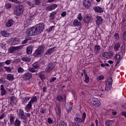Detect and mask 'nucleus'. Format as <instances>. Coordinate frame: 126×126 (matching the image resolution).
<instances>
[{
    "label": "nucleus",
    "instance_id": "48",
    "mask_svg": "<svg viewBox=\"0 0 126 126\" xmlns=\"http://www.w3.org/2000/svg\"><path fill=\"white\" fill-rule=\"evenodd\" d=\"M57 100L58 101H59V102H61V101H62V100H63V98L62 95H59L57 96Z\"/></svg>",
    "mask_w": 126,
    "mask_h": 126
},
{
    "label": "nucleus",
    "instance_id": "45",
    "mask_svg": "<svg viewBox=\"0 0 126 126\" xmlns=\"http://www.w3.org/2000/svg\"><path fill=\"white\" fill-rule=\"evenodd\" d=\"M77 18H78V19L79 20V21H82V19H83V17L81 15V13H80L78 15Z\"/></svg>",
    "mask_w": 126,
    "mask_h": 126
},
{
    "label": "nucleus",
    "instance_id": "29",
    "mask_svg": "<svg viewBox=\"0 0 126 126\" xmlns=\"http://www.w3.org/2000/svg\"><path fill=\"white\" fill-rule=\"evenodd\" d=\"M57 15V12L56 11H53L52 13H50V19H51V20H53V19H55V16Z\"/></svg>",
    "mask_w": 126,
    "mask_h": 126
},
{
    "label": "nucleus",
    "instance_id": "31",
    "mask_svg": "<svg viewBox=\"0 0 126 126\" xmlns=\"http://www.w3.org/2000/svg\"><path fill=\"white\" fill-rule=\"evenodd\" d=\"M32 67L33 68H34V69H37L40 67V64L36 62L32 64Z\"/></svg>",
    "mask_w": 126,
    "mask_h": 126
},
{
    "label": "nucleus",
    "instance_id": "15",
    "mask_svg": "<svg viewBox=\"0 0 126 126\" xmlns=\"http://www.w3.org/2000/svg\"><path fill=\"white\" fill-rule=\"evenodd\" d=\"M102 22H103V18H102L100 16H97L96 17V20L95 22L96 25H100V24H102Z\"/></svg>",
    "mask_w": 126,
    "mask_h": 126
},
{
    "label": "nucleus",
    "instance_id": "54",
    "mask_svg": "<svg viewBox=\"0 0 126 126\" xmlns=\"http://www.w3.org/2000/svg\"><path fill=\"white\" fill-rule=\"evenodd\" d=\"M5 6L7 8H11V4L10 3H7L5 4Z\"/></svg>",
    "mask_w": 126,
    "mask_h": 126
},
{
    "label": "nucleus",
    "instance_id": "28",
    "mask_svg": "<svg viewBox=\"0 0 126 126\" xmlns=\"http://www.w3.org/2000/svg\"><path fill=\"white\" fill-rule=\"evenodd\" d=\"M22 61L25 62V63H29L31 62V58L29 57H22L21 59Z\"/></svg>",
    "mask_w": 126,
    "mask_h": 126
},
{
    "label": "nucleus",
    "instance_id": "41",
    "mask_svg": "<svg viewBox=\"0 0 126 126\" xmlns=\"http://www.w3.org/2000/svg\"><path fill=\"white\" fill-rule=\"evenodd\" d=\"M121 53H122L123 56H124L125 54H126V50L124 46L121 47Z\"/></svg>",
    "mask_w": 126,
    "mask_h": 126
},
{
    "label": "nucleus",
    "instance_id": "25",
    "mask_svg": "<svg viewBox=\"0 0 126 126\" xmlns=\"http://www.w3.org/2000/svg\"><path fill=\"white\" fill-rule=\"evenodd\" d=\"M54 52V48H51L48 49L46 52H45V55L46 56H50L52 53Z\"/></svg>",
    "mask_w": 126,
    "mask_h": 126
},
{
    "label": "nucleus",
    "instance_id": "62",
    "mask_svg": "<svg viewBox=\"0 0 126 126\" xmlns=\"http://www.w3.org/2000/svg\"><path fill=\"white\" fill-rule=\"evenodd\" d=\"M123 39L124 41H126V31L123 33Z\"/></svg>",
    "mask_w": 126,
    "mask_h": 126
},
{
    "label": "nucleus",
    "instance_id": "63",
    "mask_svg": "<svg viewBox=\"0 0 126 126\" xmlns=\"http://www.w3.org/2000/svg\"><path fill=\"white\" fill-rule=\"evenodd\" d=\"M40 113H41L42 114H44V113L46 112V109H44V108H41L40 110Z\"/></svg>",
    "mask_w": 126,
    "mask_h": 126
},
{
    "label": "nucleus",
    "instance_id": "30",
    "mask_svg": "<svg viewBox=\"0 0 126 126\" xmlns=\"http://www.w3.org/2000/svg\"><path fill=\"white\" fill-rule=\"evenodd\" d=\"M27 53L28 55H31L32 54V48L29 46L27 47Z\"/></svg>",
    "mask_w": 126,
    "mask_h": 126
},
{
    "label": "nucleus",
    "instance_id": "3",
    "mask_svg": "<svg viewBox=\"0 0 126 126\" xmlns=\"http://www.w3.org/2000/svg\"><path fill=\"white\" fill-rule=\"evenodd\" d=\"M23 11H24V6L21 4L17 5L14 8V13L17 16L23 14Z\"/></svg>",
    "mask_w": 126,
    "mask_h": 126
},
{
    "label": "nucleus",
    "instance_id": "56",
    "mask_svg": "<svg viewBox=\"0 0 126 126\" xmlns=\"http://www.w3.org/2000/svg\"><path fill=\"white\" fill-rule=\"evenodd\" d=\"M121 58L122 57L120 54H117L115 57V59H116V60H120V59H121Z\"/></svg>",
    "mask_w": 126,
    "mask_h": 126
},
{
    "label": "nucleus",
    "instance_id": "37",
    "mask_svg": "<svg viewBox=\"0 0 126 126\" xmlns=\"http://www.w3.org/2000/svg\"><path fill=\"white\" fill-rule=\"evenodd\" d=\"M9 1H11V2H14V3H17V4H20L21 3V1L18 0H8Z\"/></svg>",
    "mask_w": 126,
    "mask_h": 126
},
{
    "label": "nucleus",
    "instance_id": "18",
    "mask_svg": "<svg viewBox=\"0 0 126 126\" xmlns=\"http://www.w3.org/2000/svg\"><path fill=\"white\" fill-rule=\"evenodd\" d=\"M55 111L58 116H61V106H60L58 104L56 105V106L55 107Z\"/></svg>",
    "mask_w": 126,
    "mask_h": 126
},
{
    "label": "nucleus",
    "instance_id": "12",
    "mask_svg": "<svg viewBox=\"0 0 126 126\" xmlns=\"http://www.w3.org/2000/svg\"><path fill=\"white\" fill-rule=\"evenodd\" d=\"M93 9L94 11H95V12H98V13H102L104 12L103 8H101V7L97 6H94L93 7Z\"/></svg>",
    "mask_w": 126,
    "mask_h": 126
},
{
    "label": "nucleus",
    "instance_id": "2",
    "mask_svg": "<svg viewBox=\"0 0 126 126\" xmlns=\"http://www.w3.org/2000/svg\"><path fill=\"white\" fill-rule=\"evenodd\" d=\"M45 49H44V46H41L38 47L37 49L34 51L33 53V57L35 58H39L42 57L44 54Z\"/></svg>",
    "mask_w": 126,
    "mask_h": 126
},
{
    "label": "nucleus",
    "instance_id": "33",
    "mask_svg": "<svg viewBox=\"0 0 126 126\" xmlns=\"http://www.w3.org/2000/svg\"><path fill=\"white\" fill-rule=\"evenodd\" d=\"M38 99L37 98V96H34L32 99L30 100V102L32 104H34L35 102H37Z\"/></svg>",
    "mask_w": 126,
    "mask_h": 126
},
{
    "label": "nucleus",
    "instance_id": "43",
    "mask_svg": "<svg viewBox=\"0 0 126 126\" xmlns=\"http://www.w3.org/2000/svg\"><path fill=\"white\" fill-rule=\"evenodd\" d=\"M8 51L10 52V53H14V52L16 51L15 48L14 47H11L9 49Z\"/></svg>",
    "mask_w": 126,
    "mask_h": 126
},
{
    "label": "nucleus",
    "instance_id": "35",
    "mask_svg": "<svg viewBox=\"0 0 126 126\" xmlns=\"http://www.w3.org/2000/svg\"><path fill=\"white\" fill-rule=\"evenodd\" d=\"M94 50L95 53H98L99 51L101 50V47L100 45H95L94 46Z\"/></svg>",
    "mask_w": 126,
    "mask_h": 126
},
{
    "label": "nucleus",
    "instance_id": "49",
    "mask_svg": "<svg viewBox=\"0 0 126 126\" xmlns=\"http://www.w3.org/2000/svg\"><path fill=\"white\" fill-rule=\"evenodd\" d=\"M18 72L19 73L24 72V69L22 67H19L18 68Z\"/></svg>",
    "mask_w": 126,
    "mask_h": 126
},
{
    "label": "nucleus",
    "instance_id": "47",
    "mask_svg": "<svg viewBox=\"0 0 126 126\" xmlns=\"http://www.w3.org/2000/svg\"><path fill=\"white\" fill-rule=\"evenodd\" d=\"M85 83H88L89 82V76H88L87 75H85Z\"/></svg>",
    "mask_w": 126,
    "mask_h": 126
},
{
    "label": "nucleus",
    "instance_id": "60",
    "mask_svg": "<svg viewBox=\"0 0 126 126\" xmlns=\"http://www.w3.org/2000/svg\"><path fill=\"white\" fill-rule=\"evenodd\" d=\"M114 38L116 39L117 41L119 40V34L118 33H116L114 34Z\"/></svg>",
    "mask_w": 126,
    "mask_h": 126
},
{
    "label": "nucleus",
    "instance_id": "5",
    "mask_svg": "<svg viewBox=\"0 0 126 126\" xmlns=\"http://www.w3.org/2000/svg\"><path fill=\"white\" fill-rule=\"evenodd\" d=\"M85 119H86V113L84 112L82 119L78 117H75L74 118V120L77 124H81V123H84V122H85Z\"/></svg>",
    "mask_w": 126,
    "mask_h": 126
},
{
    "label": "nucleus",
    "instance_id": "19",
    "mask_svg": "<svg viewBox=\"0 0 126 126\" xmlns=\"http://www.w3.org/2000/svg\"><path fill=\"white\" fill-rule=\"evenodd\" d=\"M30 98H31L30 96H26L25 97L21 98L22 104H24V105H25V104L27 103V101L30 100Z\"/></svg>",
    "mask_w": 126,
    "mask_h": 126
},
{
    "label": "nucleus",
    "instance_id": "10",
    "mask_svg": "<svg viewBox=\"0 0 126 126\" xmlns=\"http://www.w3.org/2000/svg\"><path fill=\"white\" fill-rule=\"evenodd\" d=\"M93 19L92 16L90 15H87L84 17V22L89 23Z\"/></svg>",
    "mask_w": 126,
    "mask_h": 126
},
{
    "label": "nucleus",
    "instance_id": "11",
    "mask_svg": "<svg viewBox=\"0 0 126 126\" xmlns=\"http://www.w3.org/2000/svg\"><path fill=\"white\" fill-rule=\"evenodd\" d=\"M57 7H58V4H54L46 7V9L47 11H52V10H54V9H56V8H57Z\"/></svg>",
    "mask_w": 126,
    "mask_h": 126
},
{
    "label": "nucleus",
    "instance_id": "46",
    "mask_svg": "<svg viewBox=\"0 0 126 126\" xmlns=\"http://www.w3.org/2000/svg\"><path fill=\"white\" fill-rule=\"evenodd\" d=\"M47 122L48 123V124H54V120H53V119L51 118H48L47 119Z\"/></svg>",
    "mask_w": 126,
    "mask_h": 126
},
{
    "label": "nucleus",
    "instance_id": "39",
    "mask_svg": "<svg viewBox=\"0 0 126 126\" xmlns=\"http://www.w3.org/2000/svg\"><path fill=\"white\" fill-rule=\"evenodd\" d=\"M26 21L28 26L29 25H30L31 23H32V19H31V18H30V19H27L26 20Z\"/></svg>",
    "mask_w": 126,
    "mask_h": 126
},
{
    "label": "nucleus",
    "instance_id": "42",
    "mask_svg": "<svg viewBox=\"0 0 126 126\" xmlns=\"http://www.w3.org/2000/svg\"><path fill=\"white\" fill-rule=\"evenodd\" d=\"M32 108V103L29 102V103L26 106V109H31Z\"/></svg>",
    "mask_w": 126,
    "mask_h": 126
},
{
    "label": "nucleus",
    "instance_id": "26",
    "mask_svg": "<svg viewBox=\"0 0 126 126\" xmlns=\"http://www.w3.org/2000/svg\"><path fill=\"white\" fill-rule=\"evenodd\" d=\"M43 71L38 73V77L40 78L41 80H45V75L43 73Z\"/></svg>",
    "mask_w": 126,
    "mask_h": 126
},
{
    "label": "nucleus",
    "instance_id": "17",
    "mask_svg": "<svg viewBox=\"0 0 126 126\" xmlns=\"http://www.w3.org/2000/svg\"><path fill=\"white\" fill-rule=\"evenodd\" d=\"M0 90L1 91V94H0L1 96H4V95H5V94H6V91L4 89V87H3V85H1L0 86Z\"/></svg>",
    "mask_w": 126,
    "mask_h": 126
},
{
    "label": "nucleus",
    "instance_id": "59",
    "mask_svg": "<svg viewBox=\"0 0 126 126\" xmlns=\"http://www.w3.org/2000/svg\"><path fill=\"white\" fill-rule=\"evenodd\" d=\"M11 63V60H8L5 62V63L7 64V65H9Z\"/></svg>",
    "mask_w": 126,
    "mask_h": 126
},
{
    "label": "nucleus",
    "instance_id": "21",
    "mask_svg": "<svg viewBox=\"0 0 126 126\" xmlns=\"http://www.w3.org/2000/svg\"><path fill=\"white\" fill-rule=\"evenodd\" d=\"M9 121H10V126H12L13 125H14V123L15 122H14V116L12 114L10 115Z\"/></svg>",
    "mask_w": 126,
    "mask_h": 126
},
{
    "label": "nucleus",
    "instance_id": "14",
    "mask_svg": "<svg viewBox=\"0 0 126 126\" xmlns=\"http://www.w3.org/2000/svg\"><path fill=\"white\" fill-rule=\"evenodd\" d=\"M102 56L105 59H109L111 57H113V53L112 52H105L102 53Z\"/></svg>",
    "mask_w": 126,
    "mask_h": 126
},
{
    "label": "nucleus",
    "instance_id": "7",
    "mask_svg": "<svg viewBox=\"0 0 126 126\" xmlns=\"http://www.w3.org/2000/svg\"><path fill=\"white\" fill-rule=\"evenodd\" d=\"M18 115L19 118H20V119L22 120H24L25 121L27 120V117H26V115L24 114V110H23V109L20 108L19 110V113H18Z\"/></svg>",
    "mask_w": 126,
    "mask_h": 126
},
{
    "label": "nucleus",
    "instance_id": "61",
    "mask_svg": "<svg viewBox=\"0 0 126 126\" xmlns=\"http://www.w3.org/2000/svg\"><path fill=\"white\" fill-rule=\"evenodd\" d=\"M29 71L30 72H32V73L35 72V69H34V68H32V67L29 68Z\"/></svg>",
    "mask_w": 126,
    "mask_h": 126
},
{
    "label": "nucleus",
    "instance_id": "23",
    "mask_svg": "<svg viewBox=\"0 0 126 126\" xmlns=\"http://www.w3.org/2000/svg\"><path fill=\"white\" fill-rule=\"evenodd\" d=\"M121 47V43L120 42H117L114 47V50L115 52H118L119 51V49Z\"/></svg>",
    "mask_w": 126,
    "mask_h": 126
},
{
    "label": "nucleus",
    "instance_id": "50",
    "mask_svg": "<svg viewBox=\"0 0 126 126\" xmlns=\"http://www.w3.org/2000/svg\"><path fill=\"white\" fill-rule=\"evenodd\" d=\"M27 4H28V5H29V6H31V7H33V6H34V4H33V3H32V2L31 1H27L26 2Z\"/></svg>",
    "mask_w": 126,
    "mask_h": 126
},
{
    "label": "nucleus",
    "instance_id": "36",
    "mask_svg": "<svg viewBox=\"0 0 126 126\" xmlns=\"http://www.w3.org/2000/svg\"><path fill=\"white\" fill-rule=\"evenodd\" d=\"M10 99H11V100H10L11 104L14 103V102L16 101V97H15V96H11Z\"/></svg>",
    "mask_w": 126,
    "mask_h": 126
},
{
    "label": "nucleus",
    "instance_id": "13",
    "mask_svg": "<svg viewBox=\"0 0 126 126\" xmlns=\"http://www.w3.org/2000/svg\"><path fill=\"white\" fill-rule=\"evenodd\" d=\"M83 4L85 7L88 8V7L91 6V1H89V0H84Z\"/></svg>",
    "mask_w": 126,
    "mask_h": 126
},
{
    "label": "nucleus",
    "instance_id": "20",
    "mask_svg": "<svg viewBox=\"0 0 126 126\" xmlns=\"http://www.w3.org/2000/svg\"><path fill=\"white\" fill-rule=\"evenodd\" d=\"M6 27H11L13 25V20H8V22L5 24Z\"/></svg>",
    "mask_w": 126,
    "mask_h": 126
},
{
    "label": "nucleus",
    "instance_id": "55",
    "mask_svg": "<svg viewBox=\"0 0 126 126\" xmlns=\"http://www.w3.org/2000/svg\"><path fill=\"white\" fill-rule=\"evenodd\" d=\"M122 23L123 24V26H124V27H126V18L123 19Z\"/></svg>",
    "mask_w": 126,
    "mask_h": 126
},
{
    "label": "nucleus",
    "instance_id": "16",
    "mask_svg": "<svg viewBox=\"0 0 126 126\" xmlns=\"http://www.w3.org/2000/svg\"><path fill=\"white\" fill-rule=\"evenodd\" d=\"M66 109L68 113L71 112V110H72V104L70 103H67L66 106Z\"/></svg>",
    "mask_w": 126,
    "mask_h": 126
},
{
    "label": "nucleus",
    "instance_id": "1",
    "mask_svg": "<svg viewBox=\"0 0 126 126\" xmlns=\"http://www.w3.org/2000/svg\"><path fill=\"white\" fill-rule=\"evenodd\" d=\"M44 29H45V25L43 23H40L28 29L26 31V34L27 36H36V35L41 34Z\"/></svg>",
    "mask_w": 126,
    "mask_h": 126
},
{
    "label": "nucleus",
    "instance_id": "24",
    "mask_svg": "<svg viewBox=\"0 0 126 126\" xmlns=\"http://www.w3.org/2000/svg\"><path fill=\"white\" fill-rule=\"evenodd\" d=\"M0 34L3 37H8V36H9V33H8L6 31H2L0 32Z\"/></svg>",
    "mask_w": 126,
    "mask_h": 126
},
{
    "label": "nucleus",
    "instance_id": "57",
    "mask_svg": "<svg viewBox=\"0 0 126 126\" xmlns=\"http://www.w3.org/2000/svg\"><path fill=\"white\" fill-rule=\"evenodd\" d=\"M104 77L103 75H101L99 76L97 78V80H103V79H104Z\"/></svg>",
    "mask_w": 126,
    "mask_h": 126
},
{
    "label": "nucleus",
    "instance_id": "22",
    "mask_svg": "<svg viewBox=\"0 0 126 126\" xmlns=\"http://www.w3.org/2000/svg\"><path fill=\"white\" fill-rule=\"evenodd\" d=\"M7 79L9 81H13L14 80V76L12 74H8L7 75Z\"/></svg>",
    "mask_w": 126,
    "mask_h": 126
},
{
    "label": "nucleus",
    "instance_id": "9",
    "mask_svg": "<svg viewBox=\"0 0 126 126\" xmlns=\"http://www.w3.org/2000/svg\"><path fill=\"white\" fill-rule=\"evenodd\" d=\"M24 80H30L32 78V73L30 72L26 73L23 75Z\"/></svg>",
    "mask_w": 126,
    "mask_h": 126
},
{
    "label": "nucleus",
    "instance_id": "6",
    "mask_svg": "<svg viewBox=\"0 0 126 126\" xmlns=\"http://www.w3.org/2000/svg\"><path fill=\"white\" fill-rule=\"evenodd\" d=\"M113 84V79L112 78H110L108 81L106 82V86H105V90L106 91H110L111 90V88H112V84Z\"/></svg>",
    "mask_w": 126,
    "mask_h": 126
},
{
    "label": "nucleus",
    "instance_id": "64",
    "mask_svg": "<svg viewBox=\"0 0 126 126\" xmlns=\"http://www.w3.org/2000/svg\"><path fill=\"white\" fill-rule=\"evenodd\" d=\"M61 16L62 17H64V16H66V12L65 11L63 12L61 14Z\"/></svg>",
    "mask_w": 126,
    "mask_h": 126
},
{
    "label": "nucleus",
    "instance_id": "44",
    "mask_svg": "<svg viewBox=\"0 0 126 126\" xmlns=\"http://www.w3.org/2000/svg\"><path fill=\"white\" fill-rule=\"evenodd\" d=\"M15 51H19V50H21L22 48H23V45H20L19 46L14 47Z\"/></svg>",
    "mask_w": 126,
    "mask_h": 126
},
{
    "label": "nucleus",
    "instance_id": "38",
    "mask_svg": "<svg viewBox=\"0 0 126 126\" xmlns=\"http://www.w3.org/2000/svg\"><path fill=\"white\" fill-rule=\"evenodd\" d=\"M4 69L5 70H6V71H7V72H10V71H11V67H9V66H4Z\"/></svg>",
    "mask_w": 126,
    "mask_h": 126
},
{
    "label": "nucleus",
    "instance_id": "34",
    "mask_svg": "<svg viewBox=\"0 0 126 126\" xmlns=\"http://www.w3.org/2000/svg\"><path fill=\"white\" fill-rule=\"evenodd\" d=\"M112 124H113L112 120H107L105 122L106 126H112Z\"/></svg>",
    "mask_w": 126,
    "mask_h": 126
},
{
    "label": "nucleus",
    "instance_id": "40",
    "mask_svg": "<svg viewBox=\"0 0 126 126\" xmlns=\"http://www.w3.org/2000/svg\"><path fill=\"white\" fill-rule=\"evenodd\" d=\"M34 0V4L35 5H40L41 3V0Z\"/></svg>",
    "mask_w": 126,
    "mask_h": 126
},
{
    "label": "nucleus",
    "instance_id": "53",
    "mask_svg": "<svg viewBox=\"0 0 126 126\" xmlns=\"http://www.w3.org/2000/svg\"><path fill=\"white\" fill-rule=\"evenodd\" d=\"M56 80H57V78H56V77H53V78H52L51 79H50L49 80V82H50V83H53V82H54V81H56Z\"/></svg>",
    "mask_w": 126,
    "mask_h": 126
},
{
    "label": "nucleus",
    "instance_id": "4",
    "mask_svg": "<svg viewBox=\"0 0 126 126\" xmlns=\"http://www.w3.org/2000/svg\"><path fill=\"white\" fill-rule=\"evenodd\" d=\"M88 104L92 105V106H94V107H100L101 105V102L98 99V98L92 97L88 100Z\"/></svg>",
    "mask_w": 126,
    "mask_h": 126
},
{
    "label": "nucleus",
    "instance_id": "52",
    "mask_svg": "<svg viewBox=\"0 0 126 126\" xmlns=\"http://www.w3.org/2000/svg\"><path fill=\"white\" fill-rule=\"evenodd\" d=\"M59 126H67V125L65 122H61L60 123Z\"/></svg>",
    "mask_w": 126,
    "mask_h": 126
},
{
    "label": "nucleus",
    "instance_id": "27",
    "mask_svg": "<svg viewBox=\"0 0 126 126\" xmlns=\"http://www.w3.org/2000/svg\"><path fill=\"white\" fill-rule=\"evenodd\" d=\"M73 25L74 26H80L81 25V22L78 21V20L76 19L74 20Z\"/></svg>",
    "mask_w": 126,
    "mask_h": 126
},
{
    "label": "nucleus",
    "instance_id": "8",
    "mask_svg": "<svg viewBox=\"0 0 126 126\" xmlns=\"http://www.w3.org/2000/svg\"><path fill=\"white\" fill-rule=\"evenodd\" d=\"M55 68V65L53 63H49L45 68L46 72H50L51 70H53Z\"/></svg>",
    "mask_w": 126,
    "mask_h": 126
},
{
    "label": "nucleus",
    "instance_id": "32",
    "mask_svg": "<svg viewBox=\"0 0 126 126\" xmlns=\"http://www.w3.org/2000/svg\"><path fill=\"white\" fill-rule=\"evenodd\" d=\"M21 123V122H20V121H19V120H18V119L17 118L15 121L14 125H15V126H20Z\"/></svg>",
    "mask_w": 126,
    "mask_h": 126
},
{
    "label": "nucleus",
    "instance_id": "58",
    "mask_svg": "<svg viewBox=\"0 0 126 126\" xmlns=\"http://www.w3.org/2000/svg\"><path fill=\"white\" fill-rule=\"evenodd\" d=\"M5 82V80H4V78H1L0 79V84H3V83H4Z\"/></svg>",
    "mask_w": 126,
    "mask_h": 126
},
{
    "label": "nucleus",
    "instance_id": "51",
    "mask_svg": "<svg viewBox=\"0 0 126 126\" xmlns=\"http://www.w3.org/2000/svg\"><path fill=\"white\" fill-rule=\"evenodd\" d=\"M14 45H17V44H19V39H15L13 42Z\"/></svg>",
    "mask_w": 126,
    "mask_h": 126
}]
</instances>
